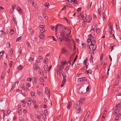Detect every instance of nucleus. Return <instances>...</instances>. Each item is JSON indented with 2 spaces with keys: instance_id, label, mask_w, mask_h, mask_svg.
I'll list each match as a JSON object with an SVG mask.
<instances>
[{
  "instance_id": "f257e3e1",
  "label": "nucleus",
  "mask_w": 121,
  "mask_h": 121,
  "mask_svg": "<svg viewBox=\"0 0 121 121\" xmlns=\"http://www.w3.org/2000/svg\"><path fill=\"white\" fill-rule=\"evenodd\" d=\"M65 26H63L62 25L60 24H58L56 26L55 28V30L56 31H57L58 30H61L63 29L65 30Z\"/></svg>"
},
{
  "instance_id": "f03ea898",
  "label": "nucleus",
  "mask_w": 121,
  "mask_h": 121,
  "mask_svg": "<svg viewBox=\"0 0 121 121\" xmlns=\"http://www.w3.org/2000/svg\"><path fill=\"white\" fill-rule=\"evenodd\" d=\"M86 77H83L82 78H79L78 79V81L79 82H81L82 81L84 82L86 81Z\"/></svg>"
},
{
  "instance_id": "7ed1b4c3",
  "label": "nucleus",
  "mask_w": 121,
  "mask_h": 121,
  "mask_svg": "<svg viewBox=\"0 0 121 121\" xmlns=\"http://www.w3.org/2000/svg\"><path fill=\"white\" fill-rule=\"evenodd\" d=\"M65 49V47L62 48L61 52L62 53L65 54L66 55H67L68 54V52H67Z\"/></svg>"
},
{
  "instance_id": "20e7f679",
  "label": "nucleus",
  "mask_w": 121,
  "mask_h": 121,
  "mask_svg": "<svg viewBox=\"0 0 121 121\" xmlns=\"http://www.w3.org/2000/svg\"><path fill=\"white\" fill-rule=\"evenodd\" d=\"M96 43V41L95 40L93 39H91V45L93 46Z\"/></svg>"
},
{
  "instance_id": "39448f33",
  "label": "nucleus",
  "mask_w": 121,
  "mask_h": 121,
  "mask_svg": "<svg viewBox=\"0 0 121 121\" xmlns=\"http://www.w3.org/2000/svg\"><path fill=\"white\" fill-rule=\"evenodd\" d=\"M109 27V31H112L113 30V28L112 26V24L109 23L108 25Z\"/></svg>"
},
{
  "instance_id": "423d86ee",
  "label": "nucleus",
  "mask_w": 121,
  "mask_h": 121,
  "mask_svg": "<svg viewBox=\"0 0 121 121\" xmlns=\"http://www.w3.org/2000/svg\"><path fill=\"white\" fill-rule=\"evenodd\" d=\"M60 34L61 36L62 37L65 38V37H66V35L67 34L65 33H64L63 32H60Z\"/></svg>"
},
{
  "instance_id": "0eeeda50",
  "label": "nucleus",
  "mask_w": 121,
  "mask_h": 121,
  "mask_svg": "<svg viewBox=\"0 0 121 121\" xmlns=\"http://www.w3.org/2000/svg\"><path fill=\"white\" fill-rule=\"evenodd\" d=\"M34 69L35 70H36L37 69L39 68V67L38 66V64H35L33 65Z\"/></svg>"
},
{
  "instance_id": "6e6552de",
  "label": "nucleus",
  "mask_w": 121,
  "mask_h": 121,
  "mask_svg": "<svg viewBox=\"0 0 121 121\" xmlns=\"http://www.w3.org/2000/svg\"><path fill=\"white\" fill-rule=\"evenodd\" d=\"M78 56L77 55L75 57V59H74V61H73V63H72V66H73V65H74V66H75V65H76V64L75 63H74V62H75L76 61V60H77V57H78Z\"/></svg>"
},
{
  "instance_id": "1a4fd4ad",
  "label": "nucleus",
  "mask_w": 121,
  "mask_h": 121,
  "mask_svg": "<svg viewBox=\"0 0 121 121\" xmlns=\"http://www.w3.org/2000/svg\"><path fill=\"white\" fill-rule=\"evenodd\" d=\"M71 103H70V102H69L67 106V108L68 109H69L71 107Z\"/></svg>"
},
{
  "instance_id": "9d476101",
  "label": "nucleus",
  "mask_w": 121,
  "mask_h": 121,
  "mask_svg": "<svg viewBox=\"0 0 121 121\" xmlns=\"http://www.w3.org/2000/svg\"><path fill=\"white\" fill-rule=\"evenodd\" d=\"M45 92L47 94H48L49 93V91L48 87H46L45 88Z\"/></svg>"
},
{
  "instance_id": "9b49d317",
  "label": "nucleus",
  "mask_w": 121,
  "mask_h": 121,
  "mask_svg": "<svg viewBox=\"0 0 121 121\" xmlns=\"http://www.w3.org/2000/svg\"><path fill=\"white\" fill-rule=\"evenodd\" d=\"M64 67L63 66H61V65H60V66L58 68V71H60L63 69ZM59 71H58V72Z\"/></svg>"
},
{
  "instance_id": "f8f14e48",
  "label": "nucleus",
  "mask_w": 121,
  "mask_h": 121,
  "mask_svg": "<svg viewBox=\"0 0 121 121\" xmlns=\"http://www.w3.org/2000/svg\"><path fill=\"white\" fill-rule=\"evenodd\" d=\"M16 6V5H13L12 6V9H11L10 10V12L11 13H12L13 11V10H14V7H15V6Z\"/></svg>"
},
{
  "instance_id": "ddd939ff",
  "label": "nucleus",
  "mask_w": 121,
  "mask_h": 121,
  "mask_svg": "<svg viewBox=\"0 0 121 121\" xmlns=\"http://www.w3.org/2000/svg\"><path fill=\"white\" fill-rule=\"evenodd\" d=\"M62 18L63 19L65 20L67 22L69 23H70V21L68 20L67 19L66 17H65L64 16Z\"/></svg>"
},
{
  "instance_id": "4468645a",
  "label": "nucleus",
  "mask_w": 121,
  "mask_h": 121,
  "mask_svg": "<svg viewBox=\"0 0 121 121\" xmlns=\"http://www.w3.org/2000/svg\"><path fill=\"white\" fill-rule=\"evenodd\" d=\"M92 4V2H91V3H89L87 6V8L89 9H90L91 8V5Z\"/></svg>"
},
{
  "instance_id": "2eb2a0df",
  "label": "nucleus",
  "mask_w": 121,
  "mask_h": 121,
  "mask_svg": "<svg viewBox=\"0 0 121 121\" xmlns=\"http://www.w3.org/2000/svg\"><path fill=\"white\" fill-rule=\"evenodd\" d=\"M44 69L45 70L48 71V66L47 65H45L44 66Z\"/></svg>"
},
{
  "instance_id": "dca6fc26",
  "label": "nucleus",
  "mask_w": 121,
  "mask_h": 121,
  "mask_svg": "<svg viewBox=\"0 0 121 121\" xmlns=\"http://www.w3.org/2000/svg\"><path fill=\"white\" fill-rule=\"evenodd\" d=\"M5 74V72H3L2 74L1 77V79H3L4 78V77Z\"/></svg>"
},
{
  "instance_id": "f3484780",
  "label": "nucleus",
  "mask_w": 121,
  "mask_h": 121,
  "mask_svg": "<svg viewBox=\"0 0 121 121\" xmlns=\"http://www.w3.org/2000/svg\"><path fill=\"white\" fill-rule=\"evenodd\" d=\"M68 37V36H66V37H65V39L64 38V40H65L67 42H68L69 41V39L67 38Z\"/></svg>"
},
{
  "instance_id": "a211bd4d",
  "label": "nucleus",
  "mask_w": 121,
  "mask_h": 121,
  "mask_svg": "<svg viewBox=\"0 0 121 121\" xmlns=\"http://www.w3.org/2000/svg\"><path fill=\"white\" fill-rule=\"evenodd\" d=\"M23 67L22 65H19L17 67V69L19 70L22 69L23 68Z\"/></svg>"
},
{
  "instance_id": "6ab92c4d",
  "label": "nucleus",
  "mask_w": 121,
  "mask_h": 121,
  "mask_svg": "<svg viewBox=\"0 0 121 121\" xmlns=\"http://www.w3.org/2000/svg\"><path fill=\"white\" fill-rule=\"evenodd\" d=\"M13 50L12 48H11L10 50V53L11 54V55H13Z\"/></svg>"
},
{
  "instance_id": "aec40b11",
  "label": "nucleus",
  "mask_w": 121,
  "mask_h": 121,
  "mask_svg": "<svg viewBox=\"0 0 121 121\" xmlns=\"http://www.w3.org/2000/svg\"><path fill=\"white\" fill-rule=\"evenodd\" d=\"M62 75L63 77V79H66V76L65 74L64 73H62Z\"/></svg>"
},
{
  "instance_id": "412c9836",
  "label": "nucleus",
  "mask_w": 121,
  "mask_h": 121,
  "mask_svg": "<svg viewBox=\"0 0 121 121\" xmlns=\"http://www.w3.org/2000/svg\"><path fill=\"white\" fill-rule=\"evenodd\" d=\"M116 107L117 108H119L120 107H121V102L120 103L116 105Z\"/></svg>"
},
{
  "instance_id": "4be33fe9",
  "label": "nucleus",
  "mask_w": 121,
  "mask_h": 121,
  "mask_svg": "<svg viewBox=\"0 0 121 121\" xmlns=\"http://www.w3.org/2000/svg\"><path fill=\"white\" fill-rule=\"evenodd\" d=\"M86 72L88 74H91V73L92 71L91 69H89L86 71Z\"/></svg>"
},
{
  "instance_id": "5701e85b",
  "label": "nucleus",
  "mask_w": 121,
  "mask_h": 121,
  "mask_svg": "<svg viewBox=\"0 0 121 121\" xmlns=\"http://www.w3.org/2000/svg\"><path fill=\"white\" fill-rule=\"evenodd\" d=\"M78 113L80 114L82 112V110L81 109H80L79 108H78Z\"/></svg>"
},
{
  "instance_id": "b1692460",
  "label": "nucleus",
  "mask_w": 121,
  "mask_h": 121,
  "mask_svg": "<svg viewBox=\"0 0 121 121\" xmlns=\"http://www.w3.org/2000/svg\"><path fill=\"white\" fill-rule=\"evenodd\" d=\"M74 107H75V108L76 109H78V108H79V106L76 104H75Z\"/></svg>"
},
{
  "instance_id": "393cba45",
  "label": "nucleus",
  "mask_w": 121,
  "mask_h": 121,
  "mask_svg": "<svg viewBox=\"0 0 121 121\" xmlns=\"http://www.w3.org/2000/svg\"><path fill=\"white\" fill-rule=\"evenodd\" d=\"M15 86H16L15 83L13 84V86H12V88L11 89V90L12 91V90H13V89H14V88H15Z\"/></svg>"
},
{
  "instance_id": "a878e982",
  "label": "nucleus",
  "mask_w": 121,
  "mask_h": 121,
  "mask_svg": "<svg viewBox=\"0 0 121 121\" xmlns=\"http://www.w3.org/2000/svg\"><path fill=\"white\" fill-rule=\"evenodd\" d=\"M14 31L13 30H11L9 32V34L10 35H12L14 33Z\"/></svg>"
},
{
  "instance_id": "bb28decb",
  "label": "nucleus",
  "mask_w": 121,
  "mask_h": 121,
  "mask_svg": "<svg viewBox=\"0 0 121 121\" xmlns=\"http://www.w3.org/2000/svg\"><path fill=\"white\" fill-rule=\"evenodd\" d=\"M39 80L40 82H42L44 81V80L43 78L41 77L40 78Z\"/></svg>"
},
{
  "instance_id": "cd10ccee",
  "label": "nucleus",
  "mask_w": 121,
  "mask_h": 121,
  "mask_svg": "<svg viewBox=\"0 0 121 121\" xmlns=\"http://www.w3.org/2000/svg\"><path fill=\"white\" fill-rule=\"evenodd\" d=\"M6 46L7 48H9L10 46V42H8L6 44Z\"/></svg>"
},
{
  "instance_id": "c85d7f7f",
  "label": "nucleus",
  "mask_w": 121,
  "mask_h": 121,
  "mask_svg": "<svg viewBox=\"0 0 121 121\" xmlns=\"http://www.w3.org/2000/svg\"><path fill=\"white\" fill-rule=\"evenodd\" d=\"M66 79H65V78L63 79V80L62 82V84H64L66 82Z\"/></svg>"
},
{
  "instance_id": "c756f323",
  "label": "nucleus",
  "mask_w": 121,
  "mask_h": 121,
  "mask_svg": "<svg viewBox=\"0 0 121 121\" xmlns=\"http://www.w3.org/2000/svg\"><path fill=\"white\" fill-rule=\"evenodd\" d=\"M66 79H65V78L63 79V80L62 82V84H64L66 82Z\"/></svg>"
},
{
  "instance_id": "7c9ffc66",
  "label": "nucleus",
  "mask_w": 121,
  "mask_h": 121,
  "mask_svg": "<svg viewBox=\"0 0 121 121\" xmlns=\"http://www.w3.org/2000/svg\"><path fill=\"white\" fill-rule=\"evenodd\" d=\"M43 17L46 20H47L48 19V17L46 15H43Z\"/></svg>"
},
{
  "instance_id": "2f4dec72",
  "label": "nucleus",
  "mask_w": 121,
  "mask_h": 121,
  "mask_svg": "<svg viewBox=\"0 0 121 121\" xmlns=\"http://www.w3.org/2000/svg\"><path fill=\"white\" fill-rule=\"evenodd\" d=\"M4 52V51H2L0 52V57L2 56V55Z\"/></svg>"
},
{
  "instance_id": "473e14b6",
  "label": "nucleus",
  "mask_w": 121,
  "mask_h": 121,
  "mask_svg": "<svg viewBox=\"0 0 121 121\" xmlns=\"http://www.w3.org/2000/svg\"><path fill=\"white\" fill-rule=\"evenodd\" d=\"M46 58H47L46 59V58H45L43 62L44 63H46L47 64V61L48 60L47 58V57Z\"/></svg>"
},
{
  "instance_id": "72a5a7b5",
  "label": "nucleus",
  "mask_w": 121,
  "mask_h": 121,
  "mask_svg": "<svg viewBox=\"0 0 121 121\" xmlns=\"http://www.w3.org/2000/svg\"><path fill=\"white\" fill-rule=\"evenodd\" d=\"M80 15L81 16V19L82 20L83 19V13L82 12L81 14H80Z\"/></svg>"
},
{
  "instance_id": "f704fd0d",
  "label": "nucleus",
  "mask_w": 121,
  "mask_h": 121,
  "mask_svg": "<svg viewBox=\"0 0 121 121\" xmlns=\"http://www.w3.org/2000/svg\"><path fill=\"white\" fill-rule=\"evenodd\" d=\"M31 101V100H29L28 101L27 104L29 106H30V105Z\"/></svg>"
},
{
  "instance_id": "c9c22d12",
  "label": "nucleus",
  "mask_w": 121,
  "mask_h": 121,
  "mask_svg": "<svg viewBox=\"0 0 121 121\" xmlns=\"http://www.w3.org/2000/svg\"><path fill=\"white\" fill-rule=\"evenodd\" d=\"M82 48H83L86 47V44L85 43H82Z\"/></svg>"
},
{
  "instance_id": "e433bc0d",
  "label": "nucleus",
  "mask_w": 121,
  "mask_h": 121,
  "mask_svg": "<svg viewBox=\"0 0 121 121\" xmlns=\"http://www.w3.org/2000/svg\"><path fill=\"white\" fill-rule=\"evenodd\" d=\"M72 2L74 4H77L78 2L77 0H73Z\"/></svg>"
},
{
  "instance_id": "4c0bfd02",
  "label": "nucleus",
  "mask_w": 121,
  "mask_h": 121,
  "mask_svg": "<svg viewBox=\"0 0 121 121\" xmlns=\"http://www.w3.org/2000/svg\"><path fill=\"white\" fill-rule=\"evenodd\" d=\"M111 65V63L109 67L108 68V71H107V75H108V74H109V71L110 70V67Z\"/></svg>"
},
{
  "instance_id": "58836bf2",
  "label": "nucleus",
  "mask_w": 121,
  "mask_h": 121,
  "mask_svg": "<svg viewBox=\"0 0 121 121\" xmlns=\"http://www.w3.org/2000/svg\"><path fill=\"white\" fill-rule=\"evenodd\" d=\"M17 10L18 11H19L21 13H22V11H20L22 10V9L19 7H17Z\"/></svg>"
},
{
  "instance_id": "ea45409f",
  "label": "nucleus",
  "mask_w": 121,
  "mask_h": 121,
  "mask_svg": "<svg viewBox=\"0 0 121 121\" xmlns=\"http://www.w3.org/2000/svg\"><path fill=\"white\" fill-rule=\"evenodd\" d=\"M40 31L41 32L43 33L45 32L46 31V30L45 29H43L41 30H40Z\"/></svg>"
},
{
  "instance_id": "a19ab883",
  "label": "nucleus",
  "mask_w": 121,
  "mask_h": 121,
  "mask_svg": "<svg viewBox=\"0 0 121 121\" xmlns=\"http://www.w3.org/2000/svg\"><path fill=\"white\" fill-rule=\"evenodd\" d=\"M43 49L42 48V47H39V52H41L42 51H43Z\"/></svg>"
},
{
  "instance_id": "79ce46f5",
  "label": "nucleus",
  "mask_w": 121,
  "mask_h": 121,
  "mask_svg": "<svg viewBox=\"0 0 121 121\" xmlns=\"http://www.w3.org/2000/svg\"><path fill=\"white\" fill-rule=\"evenodd\" d=\"M29 2H30L32 4H33L34 3V2L33 0H27Z\"/></svg>"
},
{
  "instance_id": "37998d69",
  "label": "nucleus",
  "mask_w": 121,
  "mask_h": 121,
  "mask_svg": "<svg viewBox=\"0 0 121 121\" xmlns=\"http://www.w3.org/2000/svg\"><path fill=\"white\" fill-rule=\"evenodd\" d=\"M44 36L42 35H40L39 36V37L41 39H43L44 38Z\"/></svg>"
},
{
  "instance_id": "c03bdc74",
  "label": "nucleus",
  "mask_w": 121,
  "mask_h": 121,
  "mask_svg": "<svg viewBox=\"0 0 121 121\" xmlns=\"http://www.w3.org/2000/svg\"><path fill=\"white\" fill-rule=\"evenodd\" d=\"M44 114L45 115V116H46L48 115L47 111V110H45L44 111Z\"/></svg>"
},
{
  "instance_id": "a18cd8bd",
  "label": "nucleus",
  "mask_w": 121,
  "mask_h": 121,
  "mask_svg": "<svg viewBox=\"0 0 121 121\" xmlns=\"http://www.w3.org/2000/svg\"><path fill=\"white\" fill-rule=\"evenodd\" d=\"M21 36L18 37L16 41L18 42L21 39Z\"/></svg>"
},
{
  "instance_id": "49530a36",
  "label": "nucleus",
  "mask_w": 121,
  "mask_h": 121,
  "mask_svg": "<svg viewBox=\"0 0 121 121\" xmlns=\"http://www.w3.org/2000/svg\"><path fill=\"white\" fill-rule=\"evenodd\" d=\"M93 59V57L92 55H91V57L90 59V60L91 61H92V62H93V61L92 60V59Z\"/></svg>"
},
{
  "instance_id": "de8ad7c7",
  "label": "nucleus",
  "mask_w": 121,
  "mask_h": 121,
  "mask_svg": "<svg viewBox=\"0 0 121 121\" xmlns=\"http://www.w3.org/2000/svg\"><path fill=\"white\" fill-rule=\"evenodd\" d=\"M51 37L52 38V39L53 40H54L56 41L57 40L56 39L55 37L54 36H51Z\"/></svg>"
},
{
  "instance_id": "09e8293b",
  "label": "nucleus",
  "mask_w": 121,
  "mask_h": 121,
  "mask_svg": "<svg viewBox=\"0 0 121 121\" xmlns=\"http://www.w3.org/2000/svg\"><path fill=\"white\" fill-rule=\"evenodd\" d=\"M95 28H92V29L90 31V32L91 33H93L94 31V29Z\"/></svg>"
},
{
  "instance_id": "8fccbe9b",
  "label": "nucleus",
  "mask_w": 121,
  "mask_h": 121,
  "mask_svg": "<svg viewBox=\"0 0 121 121\" xmlns=\"http://www.w3.org/2000/svg\"><path fill=\"white\" fill-rule=\"evenodd\" d=\"M91 39H89V38H88L87 40V42L88 43H89L90 42H91Z\"/></svg>"
},
{
  "instance_id": "3c124183",
  "label": "nucleus",
  "mask_w": 121,
  "mask_h": 121,
  "mask_svg": "<svg viewBox=\"0 0 121 121\" xmlns=\"http://www.w3.org/2000/svg\"><path fill=\"white\" fill-rule=\"evenodd\" d=\"M13 21L14 22H15V24H16V25H17V20L15 19H13Z\"/></svg>"
},
{
  "instance_id": "603ef678",
  "label": "nucleus",
  "mask_w": 121,
  "mask_h": 121,
  "mask_svg": "<svg viewBox=\"0 0 121 121\" xmlns=\"http://www.w3.org/2000/svg\"><path fill=\"white\" fill-rule=\"evenodd\" d=\"M101 8H99L98 10V14L99 15H101L100 14V12L101 11Z\"/></svg>"
},
{
  "instance_id": "864d4df0",
  "label": "nucleus",
  "mask_w": 121,
  "mask_h": 121,
  "mask_svg": "<svg viewBox=\"0 0 121 121\" xmlns=\"http://www.w3.org/2000/svg\"><path fill=\"white\" fill-rule=\"evenodd\" d=\"M120 110V109H117L116 110H115V111L116 112V114H117L119 112Z\"/></svg>"
},
{
  "instance_id": "5fc2aeb1",
  "label": "nucleus",
  "mask_w": 121,
  "mask_h": 121,
  "mask_svg": "<svg viewBox=\"0 0 121 121\" xmlns=\"http://www.w3.org/2000/svg\"><path fill=\"white\" fill-rule=\"evenodd\" d=\"M65 62H61V64L62 65H61V66H63V67H64V65L65 64Z\"/></svg>"
},
{
  "instance_id": "6e6d98bb",
  "label": "nucleus",
  "mask_w": 121,
  "mask_h": 121,
  "mask_svg": "<svg viewBox=\"0 0 121 121\" xmlns=\"http://www.w3.org/2000/svg\"><path fill=\"white\" fill-rule=\"evenodd\" d=\"M45 26L43 25H41L39 26V27L41 28H43Z\"/></svg>"
},
{
  "instance_id": "4d7b16f0",
  "label": "nucleus",
  "mask_w": 121,
  "mask_h": 121,
  "mask_svg": "<svg viewBox=\"0 0 121 121\" xmlns=\"http://www.w3.org/2000/svg\"><path fill=\"white\" fill-rule=\"evenodd\" d=\"M39 73L41 75H43V74H44L43 73V71H39Z\"/></svg>"
},
{
  "instance_id": "13d9d810",
  "label": "nucleus",
  "mask_w": 121,
  "mask_h": 121,
  "mask_svg": "<svg viewBox=\"0 0 121 121\" xmlns=\"http://www.w3.org/2000/svg\"><path fill=\"white\" fill-rule=\"evenodd\" d=\"M114 46H112L111 45L110 46V48H111V51L113 50V48L114 47Z\"/></svg>"
},
{
  "instance_id": "bf43d9fd",
  "label": "nucleus",
  "mask_w": 121,
  "mask_h": 121,
  "mask_svg": "<svg viewBox=\"0 0 121 121\" xmlns=\"http://www.w3.org/2000/svg\"><path fill=\"white\" fill-rule=\"evenodd\" d=\"M96 46L95 47L94 46H93V48H92V50L93 51H94L95 50V49H96Z\"/></svg>"
},
{
  "instance_id": "052dcab7",
  "label": "nucleus",
  "mask_w": 121,
  "mask_h": 121,
  "mask_svg": "<svg viewBox=\"0 0 121 121\" xmlns=\"http://www.w3.org/2000/svg\"><path fill=\"white\" fill-rule=\"evenodd\" d=\"M26 85L28 87H29L30 86V84L28 83H26Z\"/></svg>"
},
{
  "instance_id": "680f3d73",
  "label": "nucleus",
  "mask_w": 121,
  "mask_h": 121,
  "mask_svg": "<svg viewBox=\"0 0 121 121\" xmlns=\"http://www.w3.org/2000/svg\"><path fill=\"white\" fill-rule=\"evenodd\" d=\"M43 58V57L41 56H39L38 58V59L40 60V59H42Z\"/></svg>"
},
{
  "instance_id": "e2e57ef3",
  "label": "nucleus",
  "mask_w": 121,
  "mask_h": 121,
  "mask_svg": "<svg viewBox=\"0 0 121 121\" xmlns=\"http://www.w3.org/2000/svg\"><path fill=\"white\" fill-rule=\"evenodd\" d=\"M30 94L32 96H34L35 95V93L32 92Z\"/></svg>"
},
{
  "instance_id": "0e129e2a",
  "label": "nucleus",
  "mask_w": 121,
  "mask_h": 121,
  "mask_svg": "<svg viewBox=\"0 0 121 121\" xmlns=\"http://www.w3.org/2000/svg\"><path fill=\"white\" fill-rule=\"evenodd\" d=\"M49 4V3H47L45 4L44 5L46 6L47 7H48V5Z\"/></svg>"
},
{
  "instance_id": "69168bd1",
  "label": "nucleus",
  "mask_w": 121,
  "mask_h": 121,
  "mask_svg": "<svg viewBox=\"0 0 121 121\" xmlns=\"http://www.w3.org/2000/svg\"><path fill=\"white\" fill-rule=\"evenodd\" d=\"M87 58H86V59L84 60V61H83V63H84L85 64H87Z\"/></svg>"
},
{
  "instance_id": "338daca9",
  "label": "nucleus",
  "mask_w": 121,
  "mask_h": 121,
  "mask_svg": "<svg viewBox=\"0 0 121 121\" xmlns=\"http://www.w3.org/2000/svg\"><path fill=\"white\" fill-rule=\"evenodd\" d=\"M0 31L1 32V34L2 35H3L4 34L5 32H4L3 30H1Z\"/></svg>"
},
{
  "instance_id": "774afa93",
  "label": "nucleus",
  "mask_w": 121,
  "mask_h": 121,
  "mask_svg": "<svg viewBox=\"0 0 121 121\" xmlns=\"http://www.w3.org/2000/svg\"><path fill=\"white\" fill-rule=\"evenodd\" d=\"M40 60L38 59V58L36 60V63H39L40 62Z\"/></svg>"
}]
</instances>
